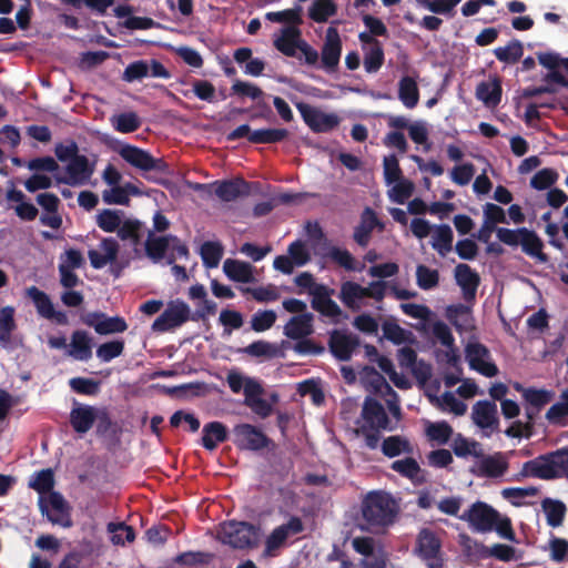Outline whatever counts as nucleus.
Segmentation results:
<instances>
[{"label":"nucleus","instance_id":"nucleus-1","mask_svg":"<svg viewBox=\"0 0 568 568\" xmlns=\"http://www.w3.org/2000/svg\"><path fill=\"white\" fill-rule=\"evenodd\" d=\"M397 419L393 423L384 407L375 399L367 398L364 402L362 415L356 420L354 433L362 438L365 446L369 449H376L379 446V433L382 430H394Z\"/></svg>","mask_w":568,"mask_h":568},{"label":"nucleus","instance_id":"nucleus-2","mask_svg":"<svg viewBox=\"0 0 568 568\" xmlns=\"http://www.w3.org/2000/svg\"><path fill=\"white\" fill-rule=\"evenodd\" d=\"M396 503L389 494L383 491L369 493L362 503L363 528L376 529L388 526L396 515Z\"/></svg>","mask_w":568,"mask_h":568},{"label":"nucleus","instance_id":"nucleus-3","mask_svg":"<svg viewBox=\"0 0 568 568\" xmlns=\"http://www.w3.org/2000/svg\"><path fill=\"white\" fill-rule=\"evenodd\" d=\"M386 287L387 283L384 281L372 282L368 286L345 282L341 286L339 298L348 308L358 311L366 305L367 298L382 301L386 296Z\"/></svg>","mask_w":568,"mask_h":568},{"label":"nucleus","instance_id":"nucleus-4","mask_svg":"<svg viewBox=\"0 0 568 568\" xmlns=\"http://www.w3.org/2000/svg\"><path fill=\"white\" fill-rule=\"evenodd\" d=\"M527 476L550 479L555 477L568 478V449L558 450L549 456H542L524 465Z\"/></svg>","mask_w":568,"mask_h":568},{"label":"nucleus","instance_id":"nucleus-5","mask_svg":"<svg viewBox=\"0 0 568 568\" xmlns=\"http://www.w3.org/2000/svg\"><path fill=\"white\" fill-rule=\"evenodd\" d=\"M217 539L233 548H248L257 545L258 532L253 525L243 521H227L220 525Z\"/></svg>","mask_w":568,"mask_h":568},{"label":"nucleus","instance_id":"nucleus-6","mask_svg":"<svg viewBox=\"0 0 568 568\" xmlns=\"http://www.w3.org/2000/svg\"><path fill=\"white\" fill-rule=\"evenodd\" d=\"M303 523L297 517H291L286 523L274 528L265 539L264 557H274L286 546L290 538L303 531Z\"/></svg>","mask_w":568,"mask_h":568},{"label":"nucleus","instance_id":"nucleus-7","mask_svg":"<svg viewBox=\"0 0 568 568\" xmlns=\"http://www.w3.org/2000/svg\"><path fill=\"white\" fill-rule=\"evenodd\" d=\"M191 315L190 306L181 301L174 300L168 303L164 312L153 322L152 331L164 333L186 323Z\"/></svg>","mask_w":568,"mask_h":568},{"label":"nucleus","instance_id":"nucleus-8","mask_svg":"<svg viewBox=\"0 0 568 568\" xmlns=\"http://www.w3.org/2000/svg\"><path fill=\"white\" fill-rule=\"evenodd\" d=\"M361 379L364 384L369 386L375 393L385 398L388 410L394 418L400 419V407L398 405L397 395L392 390L385 378L378 374L374 368L365 367L361 372Z\"/></svg>","mask_w":568,"mask_h":568},{"label":"nucleus","instance_id":"nucleus-9","mask_svg":"<svg viewBox=\"0 0 568 568\" xmlns=\"http://www.w3.org/2000/svg\"><path fill=\"white\" fill-rule=\"evenodd\" d=\"M498 514L486 503L476 501L460 516V519L467 521L470 528L477 532H489L496 526Z\"/></svg>","mask_w":568,"mask_h":568},{"label":"nucleus","instance_id":"nucleus-10","mask_svg":"<svg viewBox=\"0 0 568 568\" xmlns=\"http://www.w3.org/2000/svg\"><path fill=\"white\" fill-rule=\"evenodd\" d=\"M465 357L471 369L486 377H494L498 374V367L494 363L486 346L477 341H468L465 346Z\"/></svg>","mask_w":568,"mask_h":568},{"label":"nucleus","instance_id":"nucleus-11","mask_svg":"<svg viewBox=\"0 0 568 568\" xmlns=\"http://www.w3.org/2000/svg\"><path fill=\"white\" fill-rule=\"evenodd\" d=\"M311 261L308 245L302 241L290 244L286 255H278L274 258L273 266L276 271L291 274L295 267H301Z\"/></svg>","mask_w":568,"mask_h":568},{"label":"nucleus","instance_id":"nucleus-12","mask_svg":"<svg viewBox=\"0 0 568 568\" xmlns=\"http://www.w3.org/2000/svg\"><path fill=\"white\" fill-rule=\"evenodd\" d=\"M297 109L305 123L314 132L332 131L341 122V118L336 113L325 112L308 104L300 103L297 104Z\"/></svg>","mask_w":568,"mask_h":568},{"label":"nucleus","instance_id":"nucleus-13","mask_svg":"<svg viewBox=\"0 0 568 568\" xmlns=\"http://www.w3.org/2000/svg\"><path fill=\"white\" fill-rule=\"evenodd\" d=\"M39 506L41 513L45 515L52 524L62 527H69L71 525L69 507L60 494L53 493L44 497H39Z\"/></svg>","mask_w":568,"mask_h":568},{"label":"nucleus","instance_id":"nucleus-14","mask_svg":"<svg viewBox=\"0 0 568 568\" xmlns=\"http://www.w3.org/2000/svg\"><path fill=\"white\" fill-rule=\"evenodd\" d=\"M416 551L429 568L440 567V540L434 531L429 529L420 530L417 537Z\"/></svg>","mask_w":568,"mask_h":568},{"label":"nucleus","instance_id":"nucleus-15","mask_svg":"<svg viewBox=\"0 0 568 568\" xmlns=\"http://www.w3.org/2000/svg\"><path fill=\"white\" fill-rule=\"evenodd\" d=\"M94 173V164L90 163L84 155L73 158L64 169L63 183L72 186L84 185Z\"/></svg>","mask_w":568,"mask_h":568},{"label":"nucleus","instance_id":"nucleus-16","mask_svg":"<svg viewBox=\"0 0 568 568\" xmlns=\"http://www.w3.org/2000/svg\"><path fill=\"white\" fill-rule=\"evenodd\" d=\"M471 418L487 437L498 429V415L495 403L488 400L476 403L473 407Z\"/></svg>","mask_w":568,"mask_h":568},{"label":"nucleus","instance_id":"nucleus-17","mask_svg":"<svg viewBox=\"0 0 568 568\" xmlns=\"http://www.w3.org/2000/svg\"><path fill=\"white\" fill-rule=\"evenodd\" d=\"M82 322L95 329L98 334L108 335L126 331L128 324L120 316L108 317L103 313L94 312L82 316Z\"/></svg>","mask_w":568,"mask_h":568},{"label":"nucleus","instance_id":"nucleus-18","mask_svg":"<svg viewBox=\"0 0 568 568\" xmlns=\"http://www.w3.org/2000/svg\"><path fill=\"white\" fill-rule=\"evenodd\" d=\"M430 329L433 335L442 343L446 348L442 356V361L448 365L456 367L460 362V356L457 348L454 346V337L449 327L440 321L430 322Z\"/></svg>","mask_w":568,"mask_h":568},{"label":"nucleus","instance_id":"nucleus-19","mask_svg":"<svg viewBox=\"0 0 568 568\" xmlns=\"http://www.w3.org/2000/svg\"><path fill=\"white\" fill-rule=\"evenodd\" d=\"M262 385L252 384L248 393L245 395L244 404L252 409L253 413L262 418L270 416L273 412V405L277 402V395L272 394L270 399L263 396Z\"/></svg>","mask_w":568,"mask_h":568},{"label":"nucleus","instance_id":"nucleus-20","mask_svg":"<svg viewBox=\"0 0 568 568\" xmlns=\"http://www.w3.org/2000/svg\"><path fill=\"white\" fill-rule=\"evenodd\" d=\"M506 469L507 462L501 454L486 456L484 452L477 460H474L470 468L473 474L480 477H499Z\"/></svg>","mask_w":568,"mask_h":568},{"label":"nucleus","instance_id":"nucleus-21","mask_svg":"<svg viewBox=\"0 0 568 568\" xmlns=\"http://www.w3.org/2000/svg\"><path fill=\"white\" fill-rule=\"evenodd\" d=\"M236 444L245 449L256 450L267 445L266 436L250 424H241L234 428Z\"/></svg>","mask_w":568,"mask_h":568},{"label":"nucleus","instance_id":"nucleus-22","mask_svg":"<svg viewBox=\"0 0 568 568\" xmlns=\"http://www.w3.org/2000/svg\"><path fill=\"white\" fill-rule=\"evenodd\" d=\"M274 47L287 57H294L303 40L301 39L300 29L295 26H286L281 29L280 33L274 37Z\"/></svg>","mask_w":568,"mask_h":568},{"label":"nucleus","instance_id":"nucleus-23","mask_svg":"<svg viewBox=\"0 0 568 568\" xmlns=\"http://www.w3.org/2000/svg\"><path fill=\"white\" fill-rule=\"evenodd\" d=\"M119 154L123 160L139 170L151 171L159 169V161L139 148L129 144L122 145L119 149Z\"/></svg>","mask_w":568,"mask_h":568},{"label":"nucleus","instance_id":"nucleus-24","mask_svg":"<svg viewBox=\"0 0 568 568\" xmlns=\"http://www.w3.org/2000/svg\"><path fill=\"white\" fill-rule=\"evenodd\" d=\"M119 252V244L113 239H104L98 245L88 252L91 265L94 268H102L106 264L116 260Z\"/></svg>","mask_w":568,"mask_h":568},{"label":"nucleus","instance_id":"nucleus-25","mask_svg":"<svg viewBox=\"0 0 568 568\" xmlns=\"http://www.w3.org/2000/svg\"><path fill=\"white\" fill-rule=\"evenodd\" d=\"M142 191L138 185L126 182L112 187H106L102 191V200L111 205H129L132 195H142Z\"/></svg>","mask_w":568,"mask_h":568},{"label":"nucleus","instance_id":"nucleus-26","mask_svg":"<svg viewBox=\"0 0 568 568\" xmlns=\"http://www.w3.org/2000/svg\"><path fill=\"white\" fill-rule=\"evenodd\" d=\"M210 191L225 202L234 201L248 194V185L241 179L231 181L214 182L210 184Z\"/></svg>","mask_w":568,"mask_h":568},{"label":"nucleus","instance_id":"nucleus-27","mask_svg":"<svg viewBox=\"0 0 568 568\" xmlns=\"http://www.w3.org/2000/svg\"><path fill=\"white\" fill-rule=\"evenodd\" d=\"M341 39L335 28H328L326 31L325 43L322 49V62L327 69H334L341 58Z\"/></svg>","mask_w":568,"mask_h":568},{"label":"nucleus","instance_id":"nucleus-28","mask_svg":"<svg viewBox=\"0 0 568 568\" xmlns=\"http://www.w3.org/2000/svg\"><path fill=\"white\" fill-rule=\"evenodd\" d=\"M223 272L231 281L234 282H255L254 267L247 262L227 258L223 263Z\"/></svg>","mask_w":568,"mask_h":568},{"label":"nucleus","instance_id":"nucleus-29","mask_svg":"<svg viewBox=\"0 0 568 568\" xmlns=\"http://www.w3.org/2000/svg\"><path fill=\"white\" fill-rule=\"evenodd\" d=\"M284 335L292 339H302L313 333V315L298 314L290 318L284 326Z\"/></svg>","mask_w":568,"mask_h":568},{"label":"nucleus","instance_id":"nucleus-30","mask_svg":"<svg viewBox=\"0 0 568 568\" xmlns=\"http://www.w3.org/2000/svg\"><path fill=\"white\" fill-rule=\"evenodd\" d=\"M68 355L77 361H88L92 356V339L88 333L75 331L68 345Z\"/></svg>","mask_w":568,"mask_h":568},{"label":"nucleus","instance_id":"nucleus-31","mask_svg":"<svg viewBox=\"0 0 568 568\" xmlns=\"http://www.w3.org/2000/svg\"><path fill=\"white\" fill-rule=\"evenodd\" d=\"M361 40L367 44L364 55V68L367 72L374 73L383 64L384 52L381 44L372 39L369 36L362 33Z\"/></svg>","mask_w":568,"mask_h":568},{"label":"nucleus","instance_id":"nucleus-32","mask_svg":"<svg viewBox=\"0 0 568 568\" xmlns=\"http://www.w3.org/2000/svg\"><path fill=\"white\" fill-rule=\"evenodd\" d=\"M386 457L394 458L400 455H410L414 446L410 440L400 435L388 436L379 442V446Z\"/></svg>","mask_w":568,"mask_h":568},{"label":"nucleus","instance_id":"nucleus-33","mask_svg":"<svg viewBox=\"0 0 568 568\" xmlns=\"http://www.w3.org/2000/svg\"><path fill=\"white\" fill-rule=\"evenodd\" d=\"M99 415H103V412L91 406H80L72 409L70 420L77 432L87 433Z\"/></svg>","mask_w":568,"mask_h":568},{"label":"nucleus","instance_id":"nucleus-34","mask_svg":"<svg viewBox=\"0 0 568 568\" xmlns=\"http://www.w3.org/2000/svg\"><path fill=\"white\" fill-rule=\"evenodd\" d=\"M427 397L434 405H436L443 412L453 413L457 416H462L467 410V405L459 400L456 397V395L452 392H445L440 396H436L427 392Z\"/></svg>","mask_w":568,"mask_h":568},{"label":"nucleus","instance_id":"nucleus-35","mask_svg":"<svg viewBox=\"0 0 568 568\" xmlns=\"http://www.w3.org/2000/svg\"><path fill=\"white\" fill-rule=\"evenodd\" d=\"M392 469L414 484L425 481V475L419 464L412 457H406L392 463Z\"/></svg>","mask_w":568,"mask_h":568},{"label":"nucleus","instance_id":"nucleus-36","mask_svg":"<svg viewBox=\"0 0 568 568\" xmlns=\"http://www.w3.org/2000/svg\"><path fill=\"white\" fill-rule=\"evenodd\" d=\"M356 345L357 341L355 337L345 333L335 332L331 337L332 352L342 361H346L351 357Z\"/></svg>","mask_w":568,"mask_h":568},{"label":"nucleus","instance_id":"nucleus-37","mask_svg":"<svg viewBox=\"0 0 568 568\" xmlns=\"http://www.w3.org/2000/svg\"><path fill=\"white\" fill-rule=\"evenodd\" d=\"M455 277L459 286L463 288L465 297L470 298L475 295L478 276L466 264H459L455 268Z\"/></svg>","mask_w":568,"mask_h":568},{"label":"nucleus","instance_id":"nucleus-38","mask_svg":"<svg viewBox=\"0 0 568 568\" xmlns=\"http://www.w3.org/2000/svg\"><path fill=\"white\" fill-rule=\"evenodd\" d=\"M202 433V444L209 450L216 448L219 444L226 439L227 435L225 426L219 422L204 425Z\"/></svg>","mask_w":568,"mask_h":568},{"label":"nucleus","instance_id":"nucleus-39","mask_svg":"<svg viewBox=\"0 0 568 568\" xmlns=\"http://www.w3.org/2000/svg\"><path fill=\"white\" fill-rule=\"evenodd\" d=\"M453 450L457 457H471L477 460L484 452L483 446L474 439L457 435L453 442Z\"/></svg>","mask_w":568,"mask_h":568},{"label":"nucleus","instance_id":"nucleus-40","mask_svg":"<svg viewBox=\"0 0 568 568\" xmlns=\"http://www.w3.org/2000/svg\"><path fill=\"white\" fill-rule=\"evenodd\" d=\"M398 98L402 103L413 109L417 105L419 100V92L417 82L412 77H403L398 83Z\"/></svg>","mask_w":568,"mask_h":568},{"label":"nucleus","instance_id":"nucleus-41","mask_svg":"<svg viewBox=\"0 0 568 568\" xmlns=\"http://www.w3.org/2000/svg\"><path fill=\"white\" fill-rule=\"evenodd\" d=\"M432 246L442 256H445L453 248V231L448 225H437L432 232Z\"/></svg>","mask_w":568,"mask_h":568},{"label":"nucleus","instance_id":"nucleus-42","mask_svg":"<svg viewBox=\"0 0 568 568\" xmlns=\"http://www.w3.org/2000/svg\"><path fill=\"white\" fill-rule=\"evenodd\" d=\"M545 417L551 425H566L568 418V389L561 392L559 400L550 406Z\"/></svg>","mask_w":568,"mask_h":568},{"label":"nucleus","instance_id":"nucleus-43","mask_svg":"<svg viewBox=\"0 0 568 568\" xmlns=\"http://www.w3.org/2000/svg\"><path fill=\"white\" fill-rule=\"evenodd\" d=\"M500 93V83L496 79L479 83L476 90L477 98L488 106H495L499 103Z\"/></svg>","mask_w":568,"mask_h":568},{"label":"nucleus","instance_id":"nucleus-44","mask_svg":"<svg viewBox=\"0 0 568 568\" xmlns=\"http://www.w3.org/2000/svg\"><path fill=\"white\" fill-rule=\"evenodd\" d=\"M424 426L427 438L438 445L446 444L454 433L452 426L446 422L426 420Z\"/></svg>","mask_w":568,"mask_h":568},{"label":"nucleus","instance_id":"nucleus-45","mask_svg":"<svg viewBox=\"0 0 568 568\" xmlns=\"http://www.w3.org/2000/svg\"><path fill=\"white\" fill-rule=\"evenodd\" d=\"M53 485L54 477L51 469H42L40 471H37L30 477L29 480V486L39 494V497H44L48 496L49 494H53Z\"/></svg>","mask_w":568,"mask_h":568},{"label":"nucleus","instance_id":"nucleus-46","mask_svg":"<svg viewBox=\"0 0 568 568\" xmlns=\"http://www.w3.org/2000/svg\"><path fill=\"white\" fill-rule=\"evenodd\" d=\"M27 296L33 302L38 313L45 318L54 316V307L49 296L36 286L28 287L26 291Z\"/></svg>","mask_w":568,"mask_h":568},{"label":"nucleus","instance_id":"nucleus-47","mask_svg":"<svg viewBox=\"0 0 568 568\" xmlns=\"http://www.w3.org/2000/svg\"><path fill=\"white\" fill-rule=\"evenodd\" d=\"M519 245L526 254L539 260L540 262L546 261V255L541 252L542 242L532 231L523 227Z\"/></svg>","mask_w":568,"mask_h":568},{"label":"nucleus","instance_id":"nucleus-48","mask_svg":"<svg viewBox=\"0 0 568 568\" xmlns=\"http://www.w3.org/2000/svg\"><path fill=\"white\" fill-rule=\"evenodd\" d=\"M516 390L520 392L523 397L535 407H542L550 403L555 393L545 388H525L519 384L515 385Z\"/></svg>","mask_w":568,"mask_h":568},{"label":"nucleus","instance_id":"nucleus-49","mask_svg":"<svg viewBox=\"0 0 568 568\" xmlns=\"http://www.w3.org/2000/svg\"><path fill=\"white\" fill-rule=\"evenodd\" d=\"M123 216L122 211L105 209L98 213L95 221L101 230L112 233L120 229Z\"/></svg>","mask_w":568,"mask_h":568},{"label":"nucleus","instance_id":"nucleus-50","mask_svg":"<svg viewBox=\"0 0 568 568\" xmlns=\"http://www.w3.org/2000/svg\"><path fill=\"white\" fill-rule=\"evenodd\" d=\"M399 307L405 315L420 322L419 329H427V324L432 322L433 316V312L427 306L415 303H402Z\"/></svg>","mask_w":568,"mask_h":568},{"label":"nucleus","instance_id":"nucleus-51","mask_svg":"<svg viewBox=\"0 0 568 568\" xmlns=\"http://www.w3.org/2000/svg\"><path fill=\"white\" fill-rule=\"evenodd\" d=\"M446 315L457 329L466 331L473 326L470 310L467 306H449L446 311Z\"/></svg>","mask_w":568,"mask_h":568},{"label":"nucleus","instance_id":"nucleus-52","mask_svg":"<svg viewBox=\"0 0 568 568\" xmlns=\"http://www.w3.org/2000/svg\"><path fill=\"white\" fill-rule=\"evenodd\" d=\"M288 131L285 129H260L254 130L250 134V142L252 143H275L286 139Z\"/></svg>","mask_w":568,"mask_h":568},{"label":"nucleus","instance_id":"nucleus-53","mask_svg":"<svg viewBox=\"0 0 568 568\" xmlns=\"http://www.w3.org/2000/svg\"><path fill=\"white\" fill-rule=\"evenodd\" d=\"M108 532L111 534V541L116 546H124L125 542H132L135 539V534L132 527L125 524H108Z\"/></svg>","mask_w":568,"mask_h":568},{"label":"nucleus","instance_id":"nucleus-54","mask_svg":"<svg viewBox=\"0 0 568 568\" xmlns=\"http://www.w3.org/2000/svg\"><path fill=\"white\" fill-rule=\"evenodd\" d=\"M14 308L12 306L0 307V341L8 343L16 329Z\"/></svg>","mask_w":568,"mask_h":568},{"label":"nucleus","instance_id":"nucleus-55","mask_svg":"<svg viewBox=\"0 0 568 568\" xmlns=\"http://www.w3.org/2000/svg\"><path fill=\"white\" fill-rule=\"evenodd\" d=\"M505 212L500 206L493 203H487L484 206L483 233L486 231L493 232L495 230V225L497 223L505 222Z\"/></svg>","mask_w":568,"mask_h":568},{"label":"nucleus","instance_id":"nucleus-56","mask_svg":"<svg viewBox=\"0 0 568 568\" xmlns=\"http://www.w3.org/2000/svg\"><path fill=\"white\" fill-rule=\"evenodd\" d=\"M203 263L207 267H216L223 256V246L219 242H205L201 247Z\"/></svg>","mask_w":568,"mask_h":568},{"label":"nucleus","instance_id":"nucleus-57","mask_svg":"<svg viewBox=\"0 0 568 568\" xmlns=\"http://www.w3.org/2000/svg\"><path fill=\"white\" fill-rule=\"evenodd\" d=\"M226 382L233 393L239 394L243 392L244 396L248 393V388L252 384H258L255 378L245 376L237 371H230L226 376Z\"/></svg>","mask_w":568,"mask_h":568},{"label":"nucleus","instance_id":"nucleus-58","mask_svg":"<svg viewBox=\"0 0 568 568\" xmlns=\"http://www.w3.org/2000/svg\"><path fill=\"white\" fill-rule=\"evenodd\" d=\"M542 509L548 525L552 527H558L561 525L566 511L565 505L562 503L546 500L542 504Z\"/></svg>","mask_w":568,"mask_h":568},{"label":"nucleus","instance_id":"nucleus-59","mask_svg":"<svg viewBox=\"0 0 568 568\" xmlns=\"http://www.w3.org/2000/svg\"><path fill=\"white\" fill-rule=\"evenodd\" d=\"M377 363L381 371L388 375L396 387L402 389L410 387V381L405 375L397 373L388 358L379 357Z\"/></svg>","mask_w":568,"mask_h":568},{"label":"nucleus","instance_id":"nucleus-60","mask_svg":"<svg viewBox=\"0 0 568 568\" xmlns=\"http://www.w3.org/2000/svg\"><path fill=\"white\" fill-rule=\"evenodd\" d=\"M243 292L251 294L255 301L261 303L273 302L280 297L278 288L273 284L257 287H246L243 290Z\"/></svg>","mask_w":568,"mask_h":568},{"label":"nucleus","instance_id":"nucleus-61","mask_svg":"<svg viewBox=\"0 0 568 568\" xmlns=\"http://www.w3.org/2000/svg\"><path fill=\"white\" fill-rule=\"evenodd\" d=\"M111 122L115 130L122 133L133 132L140 126V121L133 112L114 115L111 118Z\"/></svg>","mask_w":568,"mask_h":568},{"label":"nucleus","instance_id":"nucleus-62","mask_svg":"<svg viewBox=\"0 0 568 568\" xmlns=\"http://www.w3.org/2000/svg\"><path fill=\"white\" fill-rule=\"evenodd\" d=\"M494 52L498 60L506 63H515L523 55V45L520 42L515 41L505 47L496 48Z\"/></svg>","mask_w":568,"mask_h":568},{"label":"nucleus","instance_id":"nucleus-63","mask_svg":"<svg viewBox=\"0 0 568 568\" xmlns=\"http://www.w3.org/2000/svg\"><path fill=\"white\" fill-rule=\"evenodd\" d=\"M393 186L388 191V195L393 202L403 204L408 197H410L414 185L412 182L405 179H400L392 183Z\"/></svg>","mask_w":568,"mask_h":568},{"label":"nucleus","instance_id":"nucleus-64","mask_svg":"<svg viewBox=\"0 0 568 568\" xmlns=\"http://www.w3.org/2000/svg\"><path fill=\"white\" fill-rule=\"evenodd\" d=\"M438 272L425 265H418L416 268L417 285L422 290H430L438 284Z\"/></svg>","mask_w":568,"mask_h":568}]
</instances>
